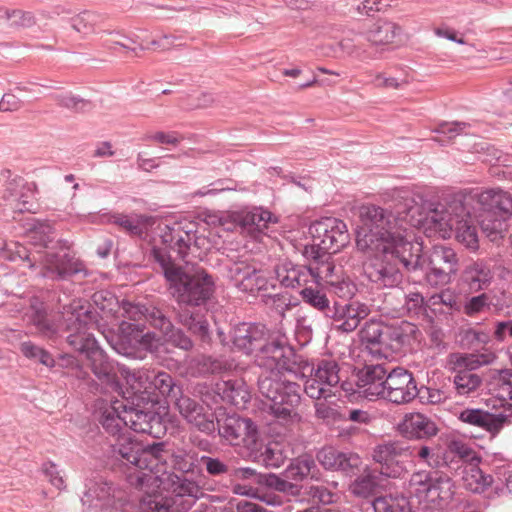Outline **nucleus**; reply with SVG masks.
<instances>
[{"label":"nucleus","instance_id":"nucleus-10","mask_svg":"<svg viewBox=\"0 0 512 512\" xmlns=\"http://www.w3.org/2000/svg\"><path fill=\"white\" fill-rule=\"evenodd\" d=\"M496 355L492 352L482 354L453 353L449 356L450 368L456 373L453 383L459 395L466 396L475 392L481 385L480 376L473 371L483 365L494 362Z\"/></svg>","mask_w":512,"mask_h":512},{"label":"nucleus","instance_id":"nucleus-60","mask_svg":"<svg viewBox=\"0 0 512 512\" xmlns=\"http://www.w3.org/2000/svg\"><path fill=\"white\" fill-rule=\"evenodd\" d=\"M259 481L263 482V485L273 488L276 491L283 492L291 496L300 495L301 486L289 482L286 479H282L275 474L266 473Z\"/></svg>","mask_w":512,"mask_h":512},{"label":"nucleus","instance_id":"nucleus-46","mask_svg":"<svg viewBox=\"0 0 512 512\" xmlns=\"http://www.w3.org/2000/svg\"><path fill=\"white\" fill-rule=\"evenodd\" d=\"M174 495L170 496L173 499V506L175 508H185L187 512L195 499L203 495L201 487L193 480L182 479L176 484L174 488Z\"/></svg>","mask_w":512,"mask_h":512},{"label":"nucleus","instance_id":"nucleus-62","mask_svg":"<svg viewBox=\"0 0 512 512\" xmlns=\"http://www.w3.org/2000/svg\"><path fill=\"white\" fill-rule=\"evenodd\" d=\"M378 486V476L373 473H367L358 477L351 485V491L353 494L360 497L371 496Z\"/></svg>","mask_w":512,"mask_h":512},{"label":"nucleus","instance_id":"nucleus-33","mask_svg":"<svg viewBox=\"0 0 512 512\" xmlns=\"http://www.w3.org/2000/svg\"><path fill=\"white\" fill-rule=\"evenodd\" d=\"M387 371L381 364L365 365L356 373V384L367 397L381 398Z\"/></svg>","mask_w":512,"mask_h":512},{"label":"nucleus","instance_id":"nucleus-57","mask_svg":"<svg viewBox=\"0 0 512 512\" xmlns=\"http://www.w3.org/2000/svg\"><path fill=\"white\" fill-rule=\"evenodd\" d=\"M493 296L490 293L483 292L472 296L466 300L463 305V312L469 317L490 311L493 304Z\"/></svg>","mask_w":512,"mask_h":512},{"label":"nucleus","instance_id":"nucleus-14","mask_svg":"<svg viewBox=\"0 0 512 512\" xmlns=\"http://www.w3.org/2000/svg\"><path fill=\"white\" fill-rule=\"evenodd\" d=\"M381 391V399L398 405L409 403L418 395L413 374L403 367H395L387 371Z\"/></svg>","mask_w":512,"mask_h":512},{"label":"nucleus","instance_id":"nucleus-8","mask_svg":"<svg viewBox=\"0 0 512 512\" xmlns=\"http://www.w3.org/2000/svg\"><path fill=\"white\" fill-rule=\"evenodd\" d=\"M451 209L460 213L459 215L471 214L472 210H478L511 217L512 195L501 189L463 191L451 196Z\"/></svg>","mask_w":512,"mask_h":512},{"label":"nucleus","instance_id":"nucleus-31","mask_svg":"<svg viewBox=\"0 0 512 512\" xmlns=\"http://www.w3.org/2000/svg\"><path fill=\"white\" fill-rule=\"evenodd\" d=\"M127 406L123 401L115 400L110 403H103L99 407L100 417L99 422L105 431L112 436L123 434L126 430V415Z\"/></svg>","mask_w":512,"mask_h":512},{"label":"nucleus","instance_id":"nucleus-42","mask_svg":"<svg viewBox=\"0 0 512 512\" xmlns=\"http://www.w3.org/2000/svg\"><path fill=\"white\" fill-rule=\"evenodd\" d=\"M472 213L479 223L482 232L490 239V241L496 242L503 238L504 233L507 230L506 221L509 217L478 210H472Z\"/></svg>","mask_w":512,"mask_h":512},{"label":"nucleus","instance_id":"nucleus-61","mask_svg":"<svg viewBox=\"0 0 512 512\" xmlns=\"http://www.w3.org/2000/svg\"><path fill=\"white\" fill-rule=\"evenodd\" d=\"M304 392L309 398L314 400H327L336 396V392L329 387H325L324 383L319 381L312 371L310 377L305 381Z\"/></svg>","mask_w":512,"mask_h":512},{"label":"nucleus","instance_id":"nucleus-15","mask_svg":"<svg viewBox=\"0 0 512 512\" xmlns=\"http://www.w3.org/2000/svg\"><path fill=\"white\" fill-rule=\"evenodd\" d=\"M219 435L230 445L244 446L247 449L256 448L259 433L253 421L237 415L226 416L218 421Z\"/></svg>","mask_w":512,"mask_h":512},{"label":"nucleus","instance_id":"nucleus-13","mask_svg":"<svg viewBox=\"0 0 512 512\" xmlns=\"http://www.w3.org/2000/svg\"><path fill=\"white\" fill-rule=\"evenodd\" d=\"M227 277L241 292L256 294L267 291L270 282L265 272L248 260H237L226 266Z\"/></svg>","mask_w":512,"mask_h":512},{"label":"nucleus","instance_id":"nucleus-49","mask_svg":"<svg viewBox=\"0 0 512 512\" xmlns=\"http://www.w3.org/2000/svg\"><path fill=\"white\" fill-rule=\"evenodd\" d=\"M102 16L93 11H83L70 18L71 28L83 39H88L97 33Z\"/></svg>","mask_w":512,"mask_h":512},{"label":"nucleus","instance_id":"nucleus-58","mask_svg":"<svg viewBox=\"0 0 512 512\" xmlns=\"http://www.w3.org/2000/svg\"><path fill=\"white\" fill-rule=\"evenodd\" d=\"M374 512H410L409 502L405 497L384 496L373 501Z\"/></svg>","mask_w":512,"mask_h":512},{"label":"nucleus","instance_id":"nucleus-16","mask_svg":"<svg viewBox=\"0 0 512 512\" xmlns=\"http://www.w3.org/2000/svg\"><path fill=\"white\" fill-rule=\"evenodd\" d=\"M457 270L458 257L455 251L447 246L435 245L428 258L425 272L427 282L432 286L448 284Z\"/></svg>","mask_w":512,"mask_h":512},{"label":"nucleus","instance_id":"nucleus-64","mask_svg":"<svg viewBox=\"0 0 512 512\" xmlns=\"http://www.w3.org/2000/svg\"><path fill=\"white\" fill-rule=\"evenodd\" d=\"M285 455L277 443L269 444L260 455V461L267 468H279L285 462Z\"/></svg>","mask_w":512,"mask_h":512},{"label":"nucleus","instance_id":"nucleus-34","mask_svg":"<svg viewBox=\"0 0 512 512\" xmlns=\"http://www.w3.org/2000/svg\"><path fill=\"white\" fill-rule=\"evenodd\" d=\"M462 282L471 293L486 290L494 278L490 266L484 261L468 264L462 272Z\"/></svg>","mask_w":512,"mask_h":512},{"label":"nucleus","instance_id":"nucleus-53","mask_svg":"<svg viewBox=\"0 0 512 512\" xmlns=\"http://www.w3.org/2000/svg\"><path fill=\"white\" fill-rule=\"evenodd\" d=\"M119 372L134 393L150 392L151 370L145 368L131 369L122 365Z\"/></svg>","mask_w":512,"mask_h":512},{"label":"nucleus","instance_id":"nucleus-55","mask_svg":"<svg viewBox=\"0 0 512 512\" xmlns=\"http://www.w3.org/2000/svg\"><path fill=\"white\" fill-rule=\"evenodd\" d=\"M324 288L325 287H321V285L318 284H314V286H308L307 284L300 290V295L305 303L324 312L328 316L331 312V308L329 306L330 301L323 291Z\"/></svg>","mask_w":512,"mask_h":512},{"label":"nucleus","instance_id":"nucleus-41","mask_svg":"<svg viewBox=\"0 0 512 512\" xmlns=\"http://www.w3.org/2000/svg\"><path fill=\"white\" fill-rule=\"evenodd\" d=\"M444 455L447 456L446 467L449 469H458L463 466V463L481 461L476 452L461 440L450 441L444 450Z\"/></svg>","mask_w":512,"mask_h":512},{"label":"nucleus","instance_id":"nucleus-6","mask_svg":"<svg viewBox=\"0 0 512 512\" xmlns=\"http://www.w3.org/2000/svg\"><path fill=\"white\" fill-rule=\"evenodd\" d=\"M407 492L419 503L444 509L455 495V483L446 473L439 470H419L411 474Z\"/></svg>","mask_w":512,"mask_h":512},{"label":"nucleus","instance_id":"nucleus-47","mask_svg":"<svg viewBox=\"0 0 512 512\" xmlns=\"http://www.w3.org/2000/svg\"><path fill=\"white\" fill-rule=\"evenodd\" d=\"M409 451L408 457L415 458L432 469L438 470L446 467L447 456L444 455V450L440 448L426 445H414L409 446Z\"/></svg>","mask_w":512,"mask_h":512},{"label":"nucleus","instance_id":"nucleus-7","mask_svg":"<svg viewBox=\"0 0 512 512\" xmlns=\"http://www.w3.org/2000/svg\"><path fill=\"white\" fill-rule=\"evenodd\" d=\"M96 311L72 302L63 307L61 321L64 330L68 332L66 342L75 351L85 356L98 345L91 330L97 326Z\"/></svg>","mask_w":512,"mask_h":512},{"label":"nucleus","instance_id":"nucleus-12","mask_svg":"<svg viewBox=\"0 0 512 512\" xmlns=\"http://www.w3.org/2000/svg\"><path fill=\"white\" fill-rule=\"evenodd\" d=\"M314 245L319 252L335 254L349 243L346 224L334 217H325L310 226Z\"/></svg>","mask_w":512,"mask_h":512},{"label":"nucleus","instance_id":"nucleus-4","mask_svg":"<svg viewBox=\"0 0 512 512\" xmlns=\"http://www.w3.org/2000/svg\"><path fill=\"white\" fill-rule=\"evenodd\" d=\"M451 209V197L442 203H418L414 199L405 204V217L409 227L423 228L437 233L445 239L450 237L453 229L457 240L470 250H477L479 240L473 213L458 215Z\"/></svg>","mask_w":512,"mask_h":512},{"label":"nucleus","instance_id":"nucleus-24","mask_svg":"<svg viewBox=\"0 0 512 512\" xmlns=\"http://www.w3.org/2000/svg\"><path fill=\"white\" fill-rule=\"evenodd\" d=\"M117 493L112 483L97 477L89 480L81 501L84 506H87L89 512H98L111 507L118 498Z\"/></svg>","mask_w":512,"mask_h":512},{"label":"nucleus","instance_id":"nucleus-26","mask_svg":"<svg viewBox=\"0 0 512 512\" xmlns=\"http://www.w3.org/2000/svg\"><path fill=\"white\" fill-rule=\"evenodd\" d=\"M122 309L124 317L127 318L126 321L132 323L148 321L154 328L160 331H169L171 329V320L155 306L124 301Z\"/></svg>","mask_w":512,"mask_h":512},{"label":"nucleus","instance_id":"nucleus-25","mask_svg":"<svg viewBox=\"0 0 512 512\" xmlns=\"http://www.w3.org/2000/svg\"><path fill=\"white\" fill-rule=\"evenodd\" d=\"M126 429L137 433L148 434L153 438H160L165 434L166 427L161 416L152 410H140L134 407H127Z\"/></svg>","mask_w":512,"mask_h":512},{"label":"nucleus","instance_id":"nucleus-32","mask_svg":"<svg viewBox=\"0 0 512 512\" xmlns=\"http://www.w3.org/2000/svg\"><path fill=\"white\" fill-rule=\"evenodd\" d=\"M317 460L329 470H339L346 474L354 473L361 460L357 454L341 452L333 447H324L317 453Z\"/></svg>","mask_w":512,"mask_h":512},{"label":"nucleus","instance_id":"nucleus-20","mask_svg":"<svg viewBox=\"0 0 512 512\" xmlns=\"http://www.w3.org/2000/svg\"><path fill=\"white\" fill-rule=\"evenodd\" d=\"M370 307L359 301H351L346 304L335 303L328 315L333 320L334 328L344 333L353 332L360 322L368 317Z\"/></svg>","mask_w":512,"mask_h":512},{"label":"nucleus","instance_id":"nucleus-28","mask_svg":"<svg viewBox=\"0 0 512 512\" xmlns=\"http://www.w3.org/2000/svg\"><path fill=\"white\" fill-rule=\"evenodd\" d=\"M86 359L95 377L111 391L118 392L120 385L114 371V366L104 350L97 346L90 350L86 355Z\"/></svg>","mask_w":512,"mask_h":512},{"label":"nucleus","instance_id":"nucleus-48","mask_svg":"<svg viewBox=\"0 0 512 512\" xmlns=\"http://www.w3.org/2000/svg\"><path fill=\"white\" fill-rule=\"evenodd\" d=\"M311 371L319 381L324 383L325 387H329L333 391L341 382V369L334 359L319 360Z\"/></svg>","mask_w":512,"mask_h":512},{"label":"nucleus","instance_id":"nucleus-9","mask_svg":"<svg viewBox=\"0 0 512 512\" xmlns=\"http://www.w3.org/2000/svg\"><path fill=\"white\" fill-rule=\"evenodd\" d=\"M111 347L120 355L131 359L143 360L153 349L155 334L145 332L144 323L122 321L119 334L105 336Z\"/></svg>","mask_w":512,"mask_h":512},{"label":"nucleus","instance_id":"nucleus-35","mask_svg":"<svg viewBox=\"0 0 512 512\" xmlns=\"http://www.w3.org/2000/svg\"><path fill=\"white\" fill-rule=\"evenodd\" d=\"M400 432L409 438H429L435 436L438 428L434 421L421 413L407 414L399 424Z\"/></svg>","mask_w":512,"mask_h":512},{"label":"nucleus","instance_id":"nucleus-19","mask_svg":"<svg viewBox=\"0 0 512 512\" xmlns=\"http://www.w3.org/2000/svg\"><path fill=\"white\" fill-rule=\"evenodd\" d=\"M42 264L44 268L43 276L55 280H63L77 274H82L84 277L88 275L84 263L68 253L59 255L47 252L43 256Z\"/></svg>","mask_w":512,"mask_h":512},{"label":"nucleus","instance_id":"nucleus-52","mask_svg":"<svg viewBox=\"0 0 512 512\" xmlns=\"http://www.w3.org/2000/svg\"><path fill=\"white\" fill-rule=\"evenodd\" d=\"M218 390L221 391L223 400L234 406H244L250 399L246 385L239 380L224 381L218 385Z\"/></svg>","mask_w":512,"mask_h":512},{"label":"nucleus","instance_id":"nucleus-50","mask_svg":"<svg viewBox=\"0 0 512 512\" xmlns=\"http://www.w3.org/2000/svg\"><path fill=\"white\" fill-rule=\"evenodd\" d=\"M26 237L34 247L48 248L54 241L55 230L49 222L33 220L26 231Z\"/></svg>","mask_w":512,"mask_h":512},{"label":"nucleus","instance_id":"nucleus-22","mask_svg":"<svg viewBox=\"0 0 512 512\" xmlns=\"http://www.w3.org/2000/svg\"><path fill=\"white\" fill-rule=\"evenodd\" d=\"M174 402L181 416L189 424L206 434L215 431L213 414L208 412L202 404L186 395L177 397Z\"/></svg>","mask_w":512,"mask_h":512},{"label":"nucleus","instance_id":"nucleus-59","mask_svg":"<svg viewBox=\"0 0 512 512\" xmlns=\"http://www.w3.org/2000/svg\"><path fill=\"white\" fill-rule=\"evenodd\" d=\"M191 368L198 374H214L227 369V364L219 359L201 355L191 361Z\"/></svg>","mask_w":512,"mask_h":512},{"label":"nucleus","instance_id":"nucleus-37","mask_svg":"<svg viewBox=\"0 0 512 512\" xmlns=\"http://www.w3.org/2000/svg\"><path fill=\"white\" fill-rule=\"evenodd\" d=\"M109 221L130 235L142 237L154 226L156 218L142 214H114L110 216Z\"/></svg>","mask_w":512,"mask_h":512},{"label":"nucleus","instance_id":"nucleus-44","mask_svg":"<svg viewBox=\"0 0 512 512\" xmlns=\"http://www.w3.org/2000/svg\"><path fill=\"white\" fill-rule=\"evenodd\" d=\"M489 391L493 397L501 401L504 408L502 413L510 414L508 408L512 403V372L509 370H501L495 373L489 384Z\"/></svg>","mask_w":512,"mask_h":512},{"label":"nucleus","instance_id":"nucleus-3","mask_svg":"<svg viewBox=\"0 0 512 512\" xmlns=\"http://www.w3.org/2000/svg\"><path fill=\"white\" fill-rule=\"evenodd\" d=\"M293 349L283 338L268 339L255 355V363L262 369L258 389L271 401L270 410L280 421L297 417L296 407L301 401V387L286 377L294 372Z\"/></svg>","mask_w":512,"mask_h":512},{"label":"nucleus","instance_id":"nucleus-56","mask_svg":"<svg viewBox=\"0 0 512 512\" xmlns=\"http://www.w3.org/2000/svg\"><path fill=\"white\" fill-rule=\"evenodd\" d=\"M390 298L397 299V305L392 307V311L397 315H404L406 312L415 310L422 306L423 296L418 292H412L405 294L402 290H395V294L388 296Z\"/></svg>","mask_w":512,"mask_h":512},{"label":"nucleus","instance_id":"nucleus-54","mask_svg":"<svg viewBox=\"0 0 512 512\" xmlns=\"http://www.w3.org/2000/svg\"><path fill=\"white\" fill-rule=\"evenodd\" d=\"M150 380V390H157L161 396L170 398L172 401L176 400L180 388L175 385L169 373L151 370Z\"/></svg>","mask_w":512,"mask_h":512},{"label":"nucleus","instance_id":"nucleus-23","mask_svg":"<svg viewBox=\"0 0 512 512\" xmlns=\"http://www.w3.org/2000/svg\"><path fill=\"white\" fill-rule=\"evenodd\" d=\"M510 414H493L482 409H464L459 414V420L462 422L485 430L492 436L497 435L505 425L510 424L512 417V405L509 406Z\"/></svg>","mask_w":512,"mask_h":512},{"label":"nucleus","instance_id":"nucleus-5","mask_svg":"<svg viewBox=\"0 0 512 512\" xmlns=\"http://www.w3.org/2000/svg\"><path fill=\"white\" fill-rule=\"evenodd\" d=\"M112 447L114 454L130 465L126 478L131 486H157L161 483L169 456L164 443L143 446L123 433L117 436Z\"/></svg>","mask_w":512,"mask_h":512},{"label":"nucleus","instance_id":"nucleus-29","mask_svg":"<svg viewBox=\"0 0 512 512\" xmlns=\"http://www.w3.org/2000/svg\"><path fill=\"white\" fill-rule=\"evenodd\" d=\"M418 329L416 325L408 322L401 321L397 324H386L385 334L382 336V357H387L389 352H396L402 346L408 344L411 339L415 338Z\"/></svg>","mask_w":512,"mask_h":512},{"label":"nucleus","instance_id":"nucleus-36","mask_svg":"<svg viewBox=\"0 0 512 512\" xmlns=\"http://www.w3.org/2000/svg\"><path fill=\"white\" fill-rule=\"evenodd\" d=\"M275 275L282 286L286 288H303L311 281V271L302 265L291 261H283L275 268Z\"/></svg>","mask_w":512,"mask_h":512},{"label":"nucleus","instance_id":"nucleus-1","mask_svg":"<svg viewBox=\"0 0 512 512\" xmlns=\"http://www.w3.org/2000/svg\"><path fill=\"white\" fill-rule=\"evenodd\" d=\"M397 214L395 217L375 205L359 207L361 226L357 230L356 244L361 251L372 254L364 264V273L378 287H397L403 277L400 265L407 272H417L426 262L421 254V244L408 240L405 208Z\"/></svg>","mask_w":512,"mask_h":512},{"label":"nucleus","instance_id":"nucleus-30","mask_svg":"<svg viewBox=\"0 0 512 512\" xmlns=\"http://www.w3.org/2000/svg\"><path fill=\"white\" fill-rule=\"evenodd\" d=\"M161 482H163L162 479ZM161 484L157 486H135L143 491L139 498V510L141 512H185V508H175L173 499L159 491Z\"/></svg>","mask_w":512,"mask_h":512},{"label":"nucleus","instance_id":"nucleus-51","mask_svg":"<svg viewBox=\"0 0 512 512\" xmlns=\"http://www.w3.org/2000/svg\"><path fill=\"white\" fill-rule=\"evenodd\" d=\"M317 466L309 455L300 456L291 461L285 469L284 475L287 479L302 481L307 477L316 478Z\"/></svg>","mask_w":512,"mask_h":512},{"label":"nucleus","instance_id":"nucleus-27","mask_svg":"<svg viewBox=\"0 0 512 512\" xmlns=\"http://www.w3.org/2000/svg\"><path fill=\"white\" fill-rule=\"evenodd\" d=\"M267 337L265 325L241 323L232 331V342L235 348L245 354L257 351L264 344Z\"/></svg>","mask_w":512,"mask_h":512},{"label":"nucleus","instance_id":"nucleus-38","mask_svg":"<svg viewBox=\"0 0 512 512\" xmlns=\"http://www.w3.org/2000/svg\"><path fill=\"white\" fill-rule=\"evenodd\" d=\"M29 321L46 338L54 339L59 334L60 325L48 317L44 303L37 298L31 299Z\"/></svg>","mask_w":512,"mask_h":512},{"label":"nucleus","instance_id":"nucleus-18","mask_svg":"<svg viewBox=\"0 0 512 512\" xmlns=\"http://www.w3.org/2000/svg\"><path fill=\"white\" fill-rule=\"evenodd\" d=\"M409 446L403 442H387L375 447L373 459L381 464L380 474L396 478L403 472V466L399 465L400 458H407Z\"/></svg>","mask_w":512,"mask_h":512},{"label":"nucleus","instance_id":"nucleus-45","mask_svg":"<svg viewBox=\"0 0 512 512\" xmlns=\"http://www.w3.org/2000/svg\"><path fill=\"white\" fill-rule=\"evenodd\" d=\"M479 463L476 461L467 463L463 468V486L473 493H483L493 483V477L490 474H485L479 468Z\"/></svg>","mask_w":512,"mask_h":512},{"label":"nucleus","instance_id":"nucleus-43","mask_svg":"<svg viewBox=\"0 0 512 512\" xmlns=\"http://www.w3.org/2000/svg\"><path fill=\"white\" fill-rule=\"evenodd\" d=\"M401 32L402 28L398 24L379 20L366 31V39L374 46H384L392 44Z\"/></svg>","mask_w":512,"mask_h":512},{"label":"nucleus","instance_id":"nucleus-2","mask_svg":"<svg viewBox=\"0 0 512 512\" xmlns=\"http://www.w3.org/2000/svg\"><path fill=\"white\" fill-rule=\"evenodd\" d=\"M151 255L159 263L171 295L177 302L173 308L176 321L202 342L210 340V329L205 314L192 311L190 307L205 304L214 293V281L204 269L194 272L176 265L171 255L162 248L153 247Z\"/></svg>","mask_w":512,"mask_h":512},{"label":"nucleus","instance_id":"nucleus-63","mask_svg":"<svg viewBox=\"0 0 512 512\" xmlns=\"http://www.w3.org/2000/svg\"><path fill=\"white\" fill-rule=\"evenodd\" d=\"M199 463L212 477H220L230 472L229 465L217 457L202 455Z\"/></svg>","mask_w":512,"mask_h":512},{"label":"nucleus","instance_id":"nucleus-17","mask_svg":"<svg viewBox=\"0 0 512 512\" xmlns=\"http://www.w3.org/2000/svg\"><path fill=\"white\" fill-rule=\"evenodd\" d=\"M233 221L252 238L259 240L262 235L267 234L271 224H276L278 218L268 210L255 207L250 210L244 209L233 214Z\"/></svg>","mask_w":512,"mask_h":512},{"label":"nucleus","instance_id":"nucleus-11","mask_svg":"<svg viewBox=\"0 0 512 512\" xmlns=\"http://www.w3.org/2000/svg\"><path fill=\"white\" fill-rule=\"evenodd\" d=\"M34 190L23 177L8 169L0 172V203L18 212H34Z\"/></svg>","mask_w":512,"mask_h":512},{"label":"nucleus","instance_id":"nucleus-39","mask_svg":"<svg viewBox=\"0 0 512 512\" xmlns=\"http://www.w3.org/2000/svg\"><path fill=\"white\" fill-rule=\"evenodd\" d=\"M332 254H325L319 251L315 252L313 261L309 265L311 271V281L321 287L328 286L339 275L335 272V265L331 258Z\"/></svg>","mask_w":512,"mask_h":512},{"label":"nucleus","instance_id":"nucleus-21","mask_svg":"<svg viewBox=\"0 0 512 512\" xmlns=\"http://www.w3.org/2000/svg\"><path fill=\"white\" fill-rule=\"evenodd\" d=\"M161 242L170 250L177 253V256L189 263L187 259L191 244L196 243V235L191 229H185L181 223H173L172 225L159 224Z\"/></svg>","mask_w":512,"mask_h":512},{"label":"nucleus","instance_id":"nucleus-40","mask_svg":"<svg viewBox=\"0 0 512 512\" xmlns=\"http://www.w3.org/2000/svg\"><path fill=\"white\" fill-rule=\"evenodd\" d=\"M386 324L383 322L370 319L364 323L359 331L360 340L365 344L369 352L376 356L382 357L383 334H385Z\"/></svg>","mask_w":512,"mask_h":512}]
</instances>
